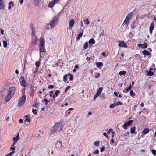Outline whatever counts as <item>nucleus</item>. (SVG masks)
Masks as SVG:
<instances>
[{"label": "nucleus", "mask_w": 156, "mask_h": 156, "mask_svg": "<svg viewBox=\"0 0 156 156\" xmlns=\"http://www.w3.org/2000/svg\"><path fill=\"white\" fill-rule=\"evenodd\" d=\"M69 79L71 81H72L73 80V77L72 75H71L70 76Z\"/></svg>", "instance_id": "60"}, {"label": "nucleus", "mask_w": 156, "mask_h": 156, "mask_svg": "<svg viewBox=\"0 0 156 156\" xmlns=\"http://www.w3.org/2000/svg\"><path fill=\"white\" fill-rule=\"evenodd\" d=\"M37 42V37L36 36H35V39H34V40H33L31 42V44L32 45H34L36 44Z\"/></svg>", "instance_id": "16"}, {"label": "nucleus", "mask_w": 156, "mask_h": 156, "mask_svg": "<svg viewBox=\"0 0 156 156\" xmlns=\"http://www.w3.org/2000/svg\"><path fill=\"white\" fill-rule=\"evenodd\" d=\"M129 20L126 18L123 23L126 24L128 25L129 23Z\"/></svg>", "instance_id": "26"}, {"label": "nucleus", "mask_w": 156, "mask_h": 156, "mask_svg": "<svg viewBox=\"0 0 156 156\" xmlns=\"http://www.w3.org/2000/svg\"><path fill=\"white\" fill-rule=\"evenodd\" d=\"M113 131V130L112 129H109L108 131H107V134L108 135H109L110 133V132Z\"/></svg>", "instance_id": "44"}, {"label": "nucleus", "mask_w": 156, "mask_h": 156, "mask_svg": "<svg viewBox=\"0 0 156 156\" xmlns=\"http://www.w3.org/2000/svg\"><path fill=\"white\" fill-rule=\"evenodd\" d=\"M62 126L61 123L55 124L51 128V132L52 133H54L57 131L59 132L62 129Z\"/></svg>", "instance_id": "3"}, {"label": "nucleus", "mask_w": 156, "mask_h": 156, "mask_svg": "<svg viewBox=\"0 0 156 156\" xmlns=\"http://www.w3.org/2000/svg\"><path fill=\"white\" fill-rule=\"evenodd\" d=\"M62 145L61 142L57 141L55 144V147L57 149H59L62 147Z\"/></svg>", "instance_id": "10"}, {"label": "nucleus", "mask_w": 156, "mask_h": 156, "mask_svg": "<svg viewBox=\"0 0 156 156\" xmlns=\"http://www.w3.org/2000/svg\"><path fill=\"white\" fill-rule=\"evenodd\" d=\"M105 147L104 146H103L102 147H101L100 148V151L102 152H103L105 150Z\"/></svg>", "instance_id": "47"}, {"label": "nucleus", "mask_w": 156, "mask_h": 156, "mask_svg": "<svg viewBox=\"0 0 156 156\" xmlns=\"http://www.w3.org/2000/svg\"><path fill=\"white\" fill-rule=\"evenodd\" d=\"M4 3L3 0H0V9H4Z\"/></svg>", "instance_id": "11"}, {"label": "nucleus", "mask_w": 156, "mask_h": 156, "mask_svg": "<svg viewBox=\"0 0 156 156\" xmlns=\"http://www.w3.org/2000/svg\"><path fill=\"white\" fill-rule=\"evenodd\" d=\"M30 119H26L25 120V122H28V123L27 124H26V125H28V124L30 123Z\"/></svg>", "instance_id": "38"}, {"label": "nucleus", "mask_w": 156, "mask_h": 156, "mask_svg": "<svg viewBox=\"0 0 156 156\" xmlns=\"http://www.w3.org/2000/svg\"><path fill=\"white\" fill-rule=\"evenodd\" d=\"M136 127H134L130 129V133L131 134L135 132Z\"/></svg>", "instance_id": "28"}, {"label": "nucleus", "mask_w": 156, "mask_h": 156, "mask_svg": "<svg viewBox=\"0 0 156 156\" xmlns=\"http://www.w3.org/2000/svg\"><path fill=\"white\" fill-rule=\"evenodd\" d=\"M60 92V91L59 90H57L55 92V94L56 96H58V93Z\"/></svg>", "instance_id": "51"}, {"label": "nucleus", "mask_w": 156, "mask_h": 156, "mask_svg": "<svg viewBox=\"0 0 156 156\" xmlns=\"http://www.w3.org/2000/svg\"><path fill=\"white\" fill-rule=\"evenodd\" d=\"M126 71H121L119 72V75L120 76L122 75H123L125 74H126Z\"/></svg>", "instance_id": "25"}, {"label": "nucleus", "mask_w": 156, "mask_h": 156, "mask_svg": "<svg viewBox=\"0 0 156 156\" xmlns=\"http://www.w3.org/2000/svg\"><path fill=\"white\" fill-rule=\"evenodd\" d=\"M40 104V103H38L37 102H35L34 103L33 105V106L35 107L36 108H37L38 106Z\"/></svg>", "instance_id": "24"}, {"label": "nucleus", "mask_w": 156, "mask_h": 156, "mask_svg": "<svg viewBox=\"0 0 156 156\" xmlns=\"http://www.w3.org/2000/svg\"><path fill=\"white\" fill-rule=\"evenodd\" d=\"M100 144V141H95L94 144V145L95 146H96L97 147L99 146Z\"/></svg>", "instance_id": "33"}, {"label": "nucleus", "mask_w": 156, "mask_h": 156, "mask_svg": "<svg viewBox=\"0 0 156 156\" xmlns=\"http://www.w3.org/2000/svg\"><path fill=\"white\" fill-rule=\"evenodd\" d=\"M40 65V62L39 61H37L35 63V65L37 68H38Z\"/></svg>", "instance_id": "36"}, {"label": "nucleus", "mask_w": 156, "mask_h": 156, "mask_svg": "<svg viewBox=\"0 0 156 156\" xmlns=\"http://www.w3.org/2000/svg\"><path fill=\"white\" fill-rule=\"evenodd\" d=\"M149 131V129L148 128H145L143 130V133L144 134H146Z\"/></svg>", "instance_id": "21"}, {"label": "nucleus", "mask_w": 156, "mask_h": 156, "mask_svg": "<svg viewBox=\"0 0 156 156\" xmlns=\"http://www.w3.org/2000/svg\"><path fill=\"white\" fill-rule=\"evenodd\" d=\"M133 122L132 120H130L124 123L123 125L124 129H126L127 127L129 126L132 124Z\"/></svg>", "instance_id": "6"}, {"label": "nucleus", "mask_w": 156, "mask_h": 156, "mask_svg": "<svg viewBox=\"0 0 156 156\" xmlns=\"http://www.w3.org/2000/svg\"><path fill=\"white\" fill-rule=\"evenodd\" d=\"M154 23L152 22L149 28L150 32L151 34L152 32V31L154 28Z\"/></svg>", "instance_id": "9"}, {"label": "nucleus", "mask_w": 156, "mask_h": 156, "mask_svg": "<svg viewBox=\"0 0 156 156\" xmlns=\"http://www.w3.org/2000/svg\"><path fill=\"white\" fill-rule=\"evenodd\" d=\"M130 94L131 96H134L135 95V94L134 93V92L132 90H130Z\"/></svg>", "instance_id": "39"}, {"label": "nucleus", "mask_w": 156, "mask_h": 156, "mask_svg": "<svg viewBox=\"0 0 156 156\" xmlns=\"http://www.w3.org/2000/svg\"><path fill=\"white\" fill-rule=\"evenodd\" d=\"M96 64L98 67L102 66L103 65V63L101 62H97L96 63Z\"/></svg>", "instance_id": "27"}, {"label": "nucleus", "mask_w": 156, "mask_h": 156, "mask_svg": "<svg viewBox=\"0 0 156 156\" xmlns=\"http://www.w3.org/2000/svg\"><path fill=\"white\" fill-rule=\"evenodd\" d=\"M19 81L22 86L23 87L26 86L25 80L23 77H21L19 80Z\"/></svg>", "instance_id": "7"}, {"label": "nucleus", "mask_w": 156, "mask_h": 156, "mask_svg": "<svg viewBox=\"0 0 156 156\" xmlns=\"http://www.w3.org/2000/svg\"><path fill=\"white\" fill-rule=\"evenodd\" d=\"M115 104L117 105V106L119 105H122V103L121 102L119 101L118 102L115 103Z\"/></svg>", "instance_id": "48"}, {"label": "nucleus", "mask_w": 156, "mask_h": 156, "mask_svg": "<svg viewBox=\"0 0 156 156\" xmlns=\"http://www.w3.org/2000/svg\"><path fill=\"white\" fill-rule=\"evenodd\" d=\"M55 4V2L52 1L49 3L48 5V6L51 8Z\"/></svg>", "instance_id": "23"}, {"label": "nucleus", "mask_w": 156, "mask_h": 156, "mask_svg": "<svg viewBox=\"0 0 156 156\" xmlns=\"http://www.w3.org/2000/svg\"><path fill=\"white\" fill-rule=\"evenodd\" d=\"M44 101L45 102V105L48 106H50L52 104V103H49V101L47 99H44Z\"/></svg>", "instance_id": "18"}, {"label": "nucleus", "mask_w": 156, "mask_h": 156, "mask_svg": "<svg viewBox=\"0 0 156 156\" xmlns=\"http://www.w3.org/2000/svg\"><path fill=\"white\" fill-rule=\"evenodd\" d=\"M40 43L39 45V52L40 56L41 58L44 57L46 53V50L45 48V40L43 37L40 38Z\"/></svg>", "instance_id": "1"}, {"label": "nucleus", "mask_w": 156, "mask_h": 156, "mask_svg": "<svg viewBox=\"0 0 156 156\" xmlns=\"http://www.w3.org/2000/svg\"><path fill=\"white\" fill-rule=\"evenodd\" d=\"M144 46V48H146L147 47V44L146 43H144V44H143V45Z\"/></svg>", "instance_id": "52"}, {"label": "nucleus", "mask_w": 156, "mask_h": 156, "mask_svg": "<svg viewBox=\"0 0 156 156\" xmlns=\"http://www.w3.org/2000/svg\"><path fill=\"white\" fill-rule=\"evenodd\" d=\"M15 91V88L12 87L10 88L9 90L8 94L5 99V101L7 102L9 101L13 96Z\"/></svg>", "instance_id": "2"}, {"label": "nucleus", "mask_w": 156, "mask_h": 156, "mask_svg": "<svg viewBox=\"0 0 156 156\" xmlns=\"http://www.w3.org/2000/svg\"><path fill=\"white\" fill-rule=\"evenodd\" d=\"M31 30H32V36H34L35 35L34 28L33 27H31Z\"/></svg>", "instance_id": "35"}, {"label": "nucleus", "mask_w": 156, "mask_h": 156, "mask_svg": "<svg viewBox=\"0 0 156 156\" xmlns=\"http://www.w3.org/2000/svg\"><path fill=\"white\" fill-rule=\"evenodd\" d=\"M54 87V86L52 85H50L48 86V89H52Z\"/></svg>", "instance_id": "50"}, {"label": "nucleus", "mask_w": 156, "mask_h": 156, "mask_svg": "<svg viewBox=\"0 0 156 156\" xmlns=\"http://www.w3.org/2000/svg\"><path fill=\"white\" fill-rule=\"evenodd\" d=\"M128 26V25L123 23L120 29L123 31H124L127 29Z\"/></svg>", "instance_id": "12"}, {"label": "nucleus", "mask_w": 156, "mask_h": 156, "mask_svg": "<svg viewBox=\"0 0 156 156\" xmlns=\"http://www.w3.org/2000/svg\"><path fill=\"white\" fill-rule=\"evenodd\" d=\"M151 151L152 153V154L154 155H156V151L154 149H152L151 150Z\"/></svg>", "instance_id": "40"}, {"label": "nucleus", "mask_w": 156, "mask_h": 156, "mask_svg": "<svg viewBox=\"0 0 156 156\" xmlns=\"http://www.w3.org/2000/svg\"><path fill=\"white\" fill-rule=\"evenodd\" d=\"M49 103H52V104L53 103L54 101H53V99H51L49 100Z\"/></svg>", "instance_id": "57"}, {"label": "nucleus", "mask_w": 156, "mask_h": 156, "mask_svg": "<svg viewBox=\"0 0 156 156\" xmlns=\"http://www.w3.org/2000/svg\"><path fill=\"white\" fill-rule=\"evenodd\" d=\"M118 46L123 47L127 48V46L126 43L123 41H121L118 45Z\"/></svg>", "instance_id": "8"}, {"label": "nucleus", "mask_w": 156, "mask_h": 156, "mask_svg": "<svg viewBox=\"0 0 156 156\" xmlns=\"http://www.w3.org/2000/svg\"><path fill=\"white\" fill-rule=\"evenodd\" d=\"M102 90H103L102 87H101L99 88L98 89L97 93L98 94H101Z\"/></svg>", "instance_id": "29"}, {"label": "nucleus", "mask_w": 156, "mask_h": 156, "mask_svg": "<svg viewBox=\"0 0 156 156\" xmlns=\"http://www.w3.org/2000/svg\"><path fill=\"white\" fill-rule=\"evenodd\" d=\"M25 117L26 119H30V115H27L25 116Z\"/></svg>", "instance_id": "56"}, {"label": "nucleus", "mask_w": 156, "mask_h": 156, "mask_svg": "<svg viewBox=\"0 0 156 156\" xmlns=\"http://www.w3.org/2000/svg\"><path fill=\"white\" fill-rule=\"evenodd\" d=\"M99 152V151L98 150H96L94 152H93V153H94L95 154H98Z\"/></svg>", "instance_id": "55"}, {"label": "nucleus", "mask_w": 156, "mask_h": 156, "mask_svg": "<svg viewBox=\"0 0 156 156\" xmlns=\"http://www.w3.org/2000/svg\"><path fill=\"white\" fill-rule=\"evenodd\" d=\"M20 139L19 133H18L17 135L15 137L13 138V141L14 143H16Z\"/></svg>", "instance_id": "14"}, {"label": "nucleus", "mask_w": 156, "mask_h": 156, "mask_svg": "<svg viewBox=\"0 0 156 156\" xmlns=\"http://www.w3.org/2000/svg\"><path fill=\"white\" fill-rule=\"evenodd\" d=\"M34 89H31V93H30V95L31 96H33L34 95Z\"/></svg>", "instance_id": "53"}, {"label": "nucleus", "mask_w": 156, "mask_h": 156, "mask_svg": "<svg viewBox=\"0 0 156 156\" xmlns=\"http://www.w3.org/2000/svg\"><path fill=\"white\" fill-rule=\"evenodd\" d=\"M116 106H117V105L115 104V103H114L113 104H111L109 106V107L111 108H113Z\"/></svg>", "instance_id": "30"}, {"label": "nucleus", "mask_w": 156, "mask_h": 156, "mask_svg": "<svg viewBox=\"0 0 156 156\" xmlns=\"http://www.w3.org/2000/svg\"><path fill=\"white\" fill-rule=\"evenodd\" d=\"M88 46V43L86 42L85 43L83 46V48L84 49H86L87 48Z\"/></svg>", "instance_id": "32"}, {"label": "nucleus", "mask_w": 156, "mask_h": 156, "mask_svg": "<svg viewBox=\"0 0 156 156\" xmlns=\"http://www.w3.org/2000/svg\"><path fill=\"white\" fill-rule=\"evenodd\" d=\"M86 21L87 22H86V23L88 25L89 24V21L88 19H86Z\"/></svg>", "instance_id": "61"}, {"label": "nucleus", "mask_w": 156, "mask_h": 156, "mask_svg": "<svg viewBox=\"0 0 156 156\" xmlns=\"http://www.w3.org/2000/svg\"><path fill=\"white\" fill-rule=\"evenodd\" d=\"M26 98V96L25 95H23L21 97L18 103V105L19 106H22L24 104Z\"/></svg>", "instance_id": "5"}, {"label": "nucleus", "mask_w": 156, "mask_h": 156, "mask_svg": "<svg viewBox=\"0 0 156 156\" xmlns=\"http://www.w3.org/2000/svg\"><path fill=\"white\" fill-rule=\"evenodd\" d=\"M1 33L3 35L4 34V30L3 29L1 30Z\"/></svg>", "instance_id": "62"}, {"label": "nucleus", "mask_w": 156, "mask_h": 156, "mask_svg": "<svg viewBox=\"0 0 156 156\" xmlns=\"http://www.w3.org/2000/svg\"><path fill=\"white\" fill-rule=\"evenodd\" d=\"M136 22L133 21L132 23L131 24V27L132 28L134 29L135 28L136 26L135 25Z\"/></svg>", "instance_id": "34"}, {"label": "nucleus", "mask_w": 156, "mask_h": 156, "mask_svg": "<svg viewBox=\"0 0 156 156\" xmlns=\"http://www.w3.org/2000/svg\"><path fill=\"white\" fill-rule=\"evenodd\" d=\"M52 1H53V2H54L55 4L56 3L58 2L59 1V0H54Z\"/></svg>", "instance_id": "59"}, {"label": "nucleus", "mask_w": 156, "mask_h": 156, "mask_svg": "<svg viewBox=\"0 0 156 156\" xmlns=\"http://www.w3.org/2000/svg\"><path fill=\"white\" fill-rule=\"evenodd\" d=\"M99 95V94H98L97 93H96V94L94 96V99H95Z\"/></svg>", "instance_id": "49"}, {"label": "nucleus", "mask_w": 156, "mask_h": 156, "mask_svg": "<svg viewBox=\"0 0 156 156\" xmlns=\"http://www.w3.org/2000/svg\"><path fill=\"white\" fill-rule=\"evenodd\" d=\"M95 43L94 40L93 38L90 39L89 41V43L90 44H93Z\"/></svg>", "instance_id": "19"}, {"label": "nucleus", "mask_w": 156, "mask_h": 156, "mask_svg": "<svg viewBox=\"0 0 156 156\" xmlns=\"http://www.w3.org/2000/svg\"><path fill=\"white\" fill-rule=\"evenodd\" d=\"M58 17L57 16L54 18L50 24V26L51 28L54 27L56 25L58 21Z\"/></svg>", "instance_id": "4"}, {"label": "nucleus", "mask_w": 156, "mask_h": 156, "mask_svg": "<svg viewBox=\"0 0 156 156\" xmlns=\"http://www.w3.org/2000/svg\"><path fill=\"white\" fill-rule=\"evenodd\" d=\"M53 92L52 91H51L50 92V96H51V97H52V94H53Z\"/></svg>", "instance_id": "58"}, {"label": "nucleus", "mask_w": 156, "mask_h": 156, "mask_svg": "<svg viewBox=\"0 0 156 156\" xmlns=\"http://www.w3.org/2000/svg\"><path fill=\"white\" fill-rule=\"evenodd\" d=\"M70 88V86H67L65 89L64 90V92L65 93H66L67 92V91H68V90Z\"/></svg>", "instance_id": "41"}, {"label": "nucleus", "mask_w": 156, "mask_h": 156, "mask_svg": "<svg viewBox=\"0 0 156 156\" xmlns=\"http://www.w3.org/2000/svg\"><path fill=\"white\" fill-rule=\"evenodd\" d=\"M37 110L36 109H33L32 112L35 115L37 114Z\"/></svg>", "instance_id": "43"}, {"label": "nucleus", "mask_w": 156, "mask_h": 156, "mask_svg": "<svg viewBox=\"0 0 156 156\" xmlns=\"http://www.w3.org/2000/svg\"><path fill=\"white\" fill-rule=\"evenodd\" d=\"M137 105H135L133 106V110H135L136 108L137 107Z\"/></svg>", "instance_id": "63"}, {"label": "nucleus", "mask_w": 156, "mask_h": 156, "mask_svg": "<svg viewBox=\"0 0 156 156\" xmlns=\"http://www.w3.org/2000/svg\"><path fill=\"white\" fill-rule=\"evenodd\" d=\"M68 76V75H64L63 76V78L64 80V81H67V77Z\"/></svg>", "instance_id": "42"}, {"label": "nucleus", "mask_w": 156, "mask_h": 156, "mask_svg": "<svg viewBox=\"0 0 156 156\" xmlns=\"http://www.w3.org/2000/svg\"><path fill=\"white\" fill-rule=\"evenodd\" d=\"M12 5V7L14 6V4L12 1H10L9 3V5Z\"/></svg>", "instance_id": "54"}, {"label": "nucleus", "mask_w": 156, "mask_h": 156, "mask_svg": "<svg viewBox=\"0 0 156 156\" xmlns=\"http://www.w3.org/2000/svg\"><path fill=\"white\" fill-rule=\"evenodd\" d=\"M83 35V33L82 32L80 33L77 35L76 37V39L77 40H79L81 37Z\"/></svg>", "instance_id": "22"}, {"label": "nucleus", "mask_w": 156, "mask_h": 156, "mask_svg": "<svg viewBox=\"0 0 156 156\" xmlns=\"http://www.w3.org/2000/svg\"><path fill=\"white\" fill-rule=\"evenodd\" d=\"M154 74V73L151 71H149L147 73V75L149 76H152Z\"/></svg>", "instance_id": "31"}, {"label": "nucleus", "mask_w": 156, "mask_h": 156, "mask_svg": "<svg viewBox=\"0 0 156 156\" xmlns=\"http://www.w3.org/2000/svg\"><path fill=\"white\" fill-rule=\"evenodd\" d=\"M142 53L145 55H150L151 54L147 50H145L142 51Z\"/></svg>", "instance_id": "15"}, {"label": "nucleus", "mask_w": 156, "mask_h": 156, "mask_svg": "<svg viewBox=\"0 0 156 156\" xmlns=\"http://www.w3.org/2000/svg\"><path fill=\"white\" fill-rule=\"evenodd\" d=\"M133 14V12H130L127 16L126 18L130 20V18L132 17V16Z\"/></svg>", "instance_id": "20"}, {"label": "nucleus", "mask_w": 156, "mask_h": 156, "mask_svg": "<svg viewBox=\"0 0 156 156\" xmlns=\"http://www.w3.org/2000/svg\"><path fill=\"white\" fill-rule=\"evenodd\" d=\"M75 132V130L74 129H69L68 131V134L70 135L73 134Z\"/></svg>", "instance_id": "17"}, {"label": "nucleus", "mask_w": 156, "mask_h": 156, "mask_svg": "<svg viewBox=\"0 0 156 156\" xmlns=\"http://www.w3.org/2000/svg\"><path fill=\"white\" fill-rule=\"evenodd\" d=\"M74 23V21L73 20H71L69 23V26L70 29H71Z\"/></svg>", "instance_id": "13"}, {"label": "nucleus", "mask_w": 156, "mask_h": 156, "mask_svg": "<svg viewBox=\"0 0 156 156\" xmlns=\"http://www.w3.org/2000/svg\"><path fill=\"white\" fill-rule=\"evenodd\" d=\"M100 73H97V74L96 76H95V77L96 78H98L100 77Z\"/></svg>", "instance_id": "46"}, {"label": "nucleus", "mask_w": 156, "mask_h": 156, "mask_svg": "<svg viewBox=\"0 0 156 156\" xmlns=\"http://www.w3.org/2000/svg\"><path fill=\"white\" fill-rule=\"evenodd\" d=\"M14 153V151H12V152L9 153L6 156H11L12 154Z\"/></svg>", "instance_id": "45"}, {"label": "nucleus", "mask_w": 156, "mask_h": 156, "mask_svg": "<svg viewBox=\"0 0 156 156\" xmlns=\"http://www.w3.org/2000/svg\"><path fill=\"white\" fill-rule=\"evenodd\" d=\"M3 47L4 48H7V41H3Z\"/></svg>", "instance_id": "37"}, {"label": "nucleus", "mask_w": 156, "mask_h": 156, "mask_svg": "<svg viewBox=\"0 0 156 156\" xmlns=\"http://www.w3.org/2000/svg\"><path fill=\"white\" fill-rule=\"evenodd\" d=\"M23 0H20V4L21 5L23 3Z\"/></svg>", "instance_id": "64"}]
</instances>
